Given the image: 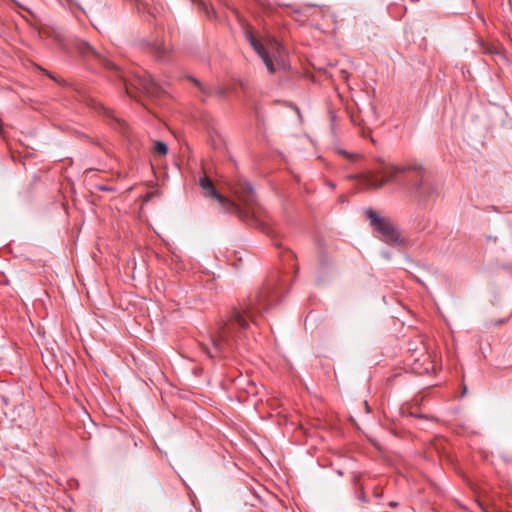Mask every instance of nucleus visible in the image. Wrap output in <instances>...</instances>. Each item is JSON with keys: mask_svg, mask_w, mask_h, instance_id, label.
<instances>
[{"mask_svg": "<svg viewBox=\"0 0 512 512\" xmlns=\"http://www.w3.org/2000/svg\"><path fill=\"white\" fill-rule=\"evenodd\" d=\"M81 101H83L87 106L98 112L99 114H102L111 120L118 123L121 127L125 125L124 121L119 119L112 110L109 108H106L103 106L102 103H100L95 98L91 97L90 95H83L81 96Z\"/></svg>", "mask_w": 512, "mask_h": 512, "instance_id": "obj_9", "label": "nucleus"}, {"mask_svg": "<svg viewBox=\"0 0 512 512\" xmlns=\"http://www.w3.org/2000/svg\"><path fill=\"white\" fill-rule=\"evenodd\" d=\"M417 166H395L391 164L383 165L376 172H369L362 177V183L366 188L380 189L386 183L396 181L400 173L415 170Z\"/></svg>", "mask_w": 512, "mask_h": 512, "instance_id": "obj_4", "label": "nucleus"}, {"mask_svg": "<svg viewBox=\"0 0 512 512\" xmlns=\"http://www.w3.org/2000/svg\"><path fill=\"white\" fill-rule=\"evenodd\" d=\"M366 214L371 224L381 234V238L384 242L391 245H397L401 242L400 232L390 220L380 217L371 209L367 210Z\"/></svg>", "mask_w": 512, "mask_h": 512, "instance_id": "obj_5", "label": "nucleus"}, {"mask_svg": "<svg viewBox=\"0 0 512 512\" xmlns=\"http://www.w3.org/2000/svg\"><path fill=\"white\" fill-rule=\"evenodd\" d=\"M233 189L234 193L246 204H251L255 201L254 188L248 181L239 180Z\"/></svg>", "mask_w": 512, "mask_h": 512, "instance_id": "obj_10", "label": "nucleus"}, {"mask_svg": "<svg viewBox=\"0 0 512 512\" xmlns=\"http://www.w3.org/2000/svg\"><path fill=\"white\" fill-rule=\"evenodd\" d=\"M389 505H390L391 507H395V506H397V503H396V502H390V503H389Z\"/></svg>", "mask_w": 512, "mask_h": 512, "instance_id": "obj_18", "label": "nucleus"}, {"mask_svg": "<svg viewBox=\"0 0 512 512\" xmlns=\"http://www.w3.org/2000/svg\"><path fill=\"white\" fill-rule=\"evenodd\" d=\"M218 92H219V95H220V96H223L224 91H223L222 89H220Z\"/></svg>", "mask_w": 512, "mask_h": 512, "instance_id": "obj_19", "label": "nucleus"}, {"mask_svg": "<svg viewBox=\"0 0 512 512\" xmlns=\"http://www.w3.org/2000/svg\"><path fill=\"white\" fill-rule=\"evenodd\" d=\"M247 40L257 54L262 58L270 73L275 72L276 65H284L285 52L281 44L271 37L258 40L251 32L246 33Z\"/></svg>", "mask_w": 512, "mask_h": 512, "instance_id": "obj_2", "label": "nucleus"}, {"mask_svg": "<svg viewBox=\"0 0 512 512\" xmlns=\"http://www.w3.org/2000/svg\"><path fill=\"white\" fill-rule=\"evenodd\" d=\"M359 500H360V501H362V502H366V501H367V499H366V495H365V493H364V492H361V493L359 494Z\"/></svg>", "mask_w": 512, "mask_h": 512, "instance_id": "obj_15", "label": "nucleus"}, {"mask_svg": "<svg viewBox=\"0 0 512 512\" xmlns=\"http://www.w3.org/2000/svg\"><path fill=\"white\" fill-rule=\"evenodd\" d=\"M73 47L79 55L91 65L97 64L109 70L118 72V67L100 52L95 50L88 42L84 40H75Z\"/></svg>", "mask_w": 512, "mask_h": 512, "instance_id": "obj_6", "label": "nucleus"}, {"mask_svg": "<svg viewBox=\"0 0 512 512\" xmlns=\"http://www.w3.org/2000/svg\"><path fill=\"white\" fill-rule=\"evenodd\" d=\"M272 297L268 291L263 290L249 299L241 310H233L231 317L210 334L211 347H204L208 357H226L245 347L244 338L251 328L250 322L258 325L256 315L266 310Z\"/></svg>", "mask_w": 512, "mask_h": 512, "instance_id": "obj_1", "label": "nucleus"}, {"mask_svg": "<svg viewBox=\"0 0 512 512\" xmlns=\"http://www.w3.org/2000/svg\"><path fill=\"white\" fill-rule=\"evenodd\" d=\"M137 9L139 12H144L147 10L149 14H151L150 10L147 9L148 3L147 0H135Z\"/></svg>", "mask_w": 512, "mask_h": 512, "instance_id": "obj_13", "label": "nucleus"}, {"mask_svg": "<svg viewBox=\"0 0 512 512\" xmlns=\"http://www.w3.org/2000/svg\"><path fill=\"white\" fill-rule=\"evenodd\" d=\"M494 512H512V511H504L502 509L494 508Z\"/></svg>", "mask_w": 512, "mask_h": 512, "instance_id": "obj_16", "label": "nucleus"}, {"mask_svg": "<svg viewBox=\"0 0 512 512\" xmlns=\"http://www.w3.org/2000/svg\"><path fill=\"white\" fill-rule=\"evenodd\" d=\"M383 495V491L381 488L376 487L373 491V496L376 498H380Z\"/></svg>", "mask_w": 512, "mask_h": 512, "instance_id": "obj_14", "label": "nucleus"}, {"mask_svg": "<svg viewBox=\"0 0 512 512\" xmlns=\"http://www.w3.org/2000/svg\"><path fill=\"white\" fill-rule=\"evenodd\" d=\"M414 183L410 187V195L418 206L427 208L438 196L437 186L432 173L422 167H416Z\"/></svg>", "mask_w": 512, "mask_h": 512, "instance_id": "obj_3", "label": "nucleus"}, {"mask_svg": "<svg viewBox=\"0 0 512 512\" xmlns=\"http://www.w3.org/2000/svg\"><path fill=\"white\" fill-rule=\"evenodd\" d=\"M133 86L150 97H158L162 92H164L163 87L147 73L135 77Z\"/></svg>", "mask_w": 512, "mask_h": 512, "instance_id": "obj_8", "label": "nucleus"}, {"mask_svg": "<svg viewBox=\"0 0 512 512\" xmlns=\"http://www.w3.org/2000/svg\"><path fill=\"white\" fill-rule=\"evenodd\" d=\"M149 51L158 60H165L168 54L171 52V48L162 40H156L153 43L148 44Z\"/></svg>", "mask_w": 512, "mask_h": 512, "instance_id": "obj_11", "label": "nucleus"}, {"mask_svg": "<svg viewBox=\"0 0 512 512\" xmlns=\"http://www.w3.org/2000/svg\"><path fill=\"white\" fill-rule=\"evenodd\" d=\"M154 152L158 155L165 156L168 153V146L162 141L155 142Z\"/></svg>", "mask_w": 512, "mask_h": 512, "instance_id": "obj_12", "label": "nucleus"}, {"mask_svg": "<svg viewBox=\"0 0 512 512\" xmlns=\"http://www.w3.org/2000/svg\"><path fill=\"white\" fill-rule=\"evenodd\" d=\"M193 81H194V83H195L197 86H199V87L201 88V84H200V82H199V81H197L196 79H193Z\"/></svg>", "mask_w": 512, "mask_h": 512, "instance_id": "obj_17", "label": "nucleus"}, {"mask_svg": "<svg viewBox=\"0 0 512 512\" xmlns=\"http://www.w3.org/2000/svg\"><path fill=\"white\" fill-rule=\"evenodd\" d=\"M198 184L203 191V195L216 200L224 211L233 212L237 210V205L224 195L220 194L215 188L212 180L207 175L201 176L198 180Z\"/></svg>", "mask_w": 512, "mask_h": 512, "instance_id": "obj_7", "label": "nucleus"}]
</instances>
